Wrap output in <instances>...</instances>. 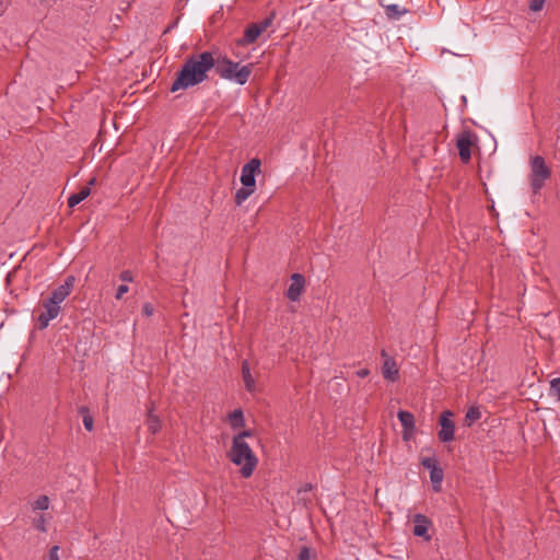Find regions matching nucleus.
Masks as SVG:
<instances>
[{"instance_id": "1", "label": "nucleus", "mask_w": 560, "mask_h": 560, "mask_svg": "<svg viewBox=\"0 0 560 560\" xmlns=\"http://www.w3.org/2000/svg\"><path fill=\"white\" fill-rule=\"evenodd\" d=\"M215 66L214 56L210 51H202L188 56L171 85V92L187 90L208 79V72Z\"/></svg>"}, {"instance_id": "2", "label": "nucleus", "mask_w": 560, "mask_h": 560, "mask_svg": "<svg viewBox=\"0 0 560 560\" xmlns=\"http://www.w3.org/2000/svg\"><path fill=\"white\" fill-rule=\"evenodd\" d=\"M228 458L236 466H240L241 476L249 478L258 465V458L247 442L232 440V446L228 452Z\"/></svg>"}, {"instance_id": "3", "label": "nucleus", "mask_w": 560, "mask_h": 560, "mask_svg": "<svg viewBox=\"0 0 560 560\" xmlns=\"http://www.w3.org/2000/svg\"><path fill=\"white\" fill-rule=\"evenodd\" d=\"M214 61L215 66L213 68L220 78L233 81L240 85H244L248 81L254 68L253 63L240 67V62H235L221 55L214 58Z\"/></svg>"}, {"instance_id": "4", "label": "nucleus", "mask_w": 560, "mask_h": 560, "mask_svg": "<svg viewBox=\"0 0 560 560\" xmlns=\"http://www.w3.org/2000/svg\"><path fill=\"white\" fill-rule=\"evenodd\" d=\"M530 187L534 194L540 191L545 182L551 177V168L547 165L545 159L536 155L530 159Z\"/></svg>"}, {"instance_id": "5", "label": "nucleus", "mask_w": 560, "mask_h": 560, "mask_svg": "<svg viewBox=\"0 0 560 560\" xmlns=\"http://www.w3.org/2000/svg\"><path fill=\"white\" fill-rule=\"evenodd\" d=\"M476 141V135L469 129H465L458 133L456 139V147L463 163L467 164L470 161L471 148L475 145Z\"/></svg>"}, {"instance_id": "6", "label": "nucleus", "mask_w": 560, "mask_h": 560, "mask_svg": "<svg viewBox=\"0 0 560 560\" xmlns=\"http://www.w3.org/2000/svg\"><path fill=\"white\" fill-rule=\"evenodd\" d=\"M453 417L454 413L451 410H444L439 417V425L441 429L438 432V438L442 443H448L455 439V422L452 420Z\"/></svg>"}, {"instance_id": "7", "label": "nucleus", "mask_w": 560, "mask_h": 560, "mask_svg": "<svg viewBox=\"0 0 560 560\" xmlns=\"http://www.w3.org/2000/svg\"><path fill=\"white\" fill-rule=\"evenodd\" d=\"M261 173V161L257 158L252 159L244 164L241 173V183L243 187L256 189V175Z\"/></svg>"}, {"instance_id": "8", "label": "nucleus", "mask_w": 560, "mask_h": 560, "mask_svg": "<svg viewBox=\"0 0 560 560\" xmlns=\"http://www.w3.org/2000/svg\"><path fill=\"white\" fill-rule=\"evenodd\" d=\"M74 281L75 278L73 276H68L65 280V283L54 289L50 296L47 300L50 301L51 304L59 305L71 293Z\"/></svg>"}, {"instance_id": "9", "label": "nucleus", "mask_w": 560, "mask_h": 560, "mask_svg": "<svg viewBox=\"0 0 560 560\" xmlns=\"http://www.w3.org/2000/svg\"><path fill=\"white\" fill-rule=\"evenodd\" d=\"M413 523L412 534L416 537L423 538L425 541H430L432 537L429 534V528L432 526V521L428 516L418 513L413 516Z\"/></svg>"}, {"instance_id": "10", "label": "nucleus", "mask_w": 560, "mask_h": 560, "mask_svg": "<svg viewBox=\"0 0 560 560\" xmlns=\"http://www.w3.org/2000/svg\"><path fill=\"white\" fill-rule=\"evenodd\" d=\"M305 287V277L302 273L295 272L291 276V283L285 292V296L292 301H299Z\"/></svg>"}, {"instance_id": "11", "label": "nucleus", "mask_w": 560, "mask_h": 560, "mask_svg": "<svg viewBox=\"0 0 560 560\" xmlns=\"http://www.w3.org/2000/svg\"><path fill=\"white\" fill-rule=\"evenodd\" d=\"M43 306L45 308L44 312H42L37 318L38 322V328L45 329L48 327L49 322L54 318H56L60 312V306L57 304H51L50 301L45 300L43 302Z\"/></svg>"}, {"instance_id": "12", "label": "nucleus", "mask_w": 560, "mask_h": 560, "mask_svg": "<svg viewBox=\"0 0 560 560\" xmlns=\"http://www.w3.org/2000/svg\"><path fill=\"white\" fill-rule=\"evenodd\" d=\"M397 417L402 427V440L407 442L416 431L415 416L410 411L399 410Z\"/></svg>"}, {"instance_id": "13", "label": "nucleus", "mask_w": 560, "mask_h": 560, "mask_svg": "<svg viewBox=\"0 0 560 560\" xmlns=\"http://www.w3.org/2000/svg\"><path fill=\"white\" fill-rule=\"evenodd\" d=\"M381 354H382V357L385 358V361L382 366V372H383L384 378L392 381V382L397 381L399 377V371H398L396 361L393 358L388 357L384 349L382 350Z\"/></svg>"}, {"instance_id": "14", "label": "nucleus", "mask_w": 560, "mask_h": 560, "mask_svg": "<svg viewBox=\"0 0 560 560\" xmlns=\"http://www.w3.org/2000/svg\"><path fill=\"white\" fill-rule=\"evenodd\" d=\"M260 28L256 25V23L249 24L245 31L244 36L237 40L238 46H245L249 44H254L258 37L261 35Z\"/></svg>"}, {"instance_id": "15", "label": "nucleus", "mask_w": 560, "mask_h": 560, "mask_svg": "<svg viewBox=\"0 0 560 560\" xmlns=\"http://www.w3.org/2000/svg\"><path fill=\"white\" fill-rule=\"evenodd\" d=\"M153 412H154V402L151 401L150 406L148 407L147 424H148L149 431L152 434H155L161 430V420Z\"/></svg>"}, {"instance_id": "16", "label": "nucleus", "mask_w": 560, "mask_h": 560, "mask_svg": "<svg viewBox=\"0 0 560 560\" xmlns=\"http://www.w3.org/2000/svg\"><path fill=\"white\" fill-rule=\"evenodd\" d=\"M242 376L244 381L245 388L253 393L256 389L255 380L250 373L249 363L247 360L242 362Z\"/></svg>"}, {"instance_id": "17", "label": "nucleus", "mask_w": 560, "mask_h": 560, "mask_svg": "<svg viewBox=\"0 0 560 560\" xmlns=\"http://www.w3.org/2000/svg\"><path fill=\"white\" fill-rule=\"evenodd\" d=\"M91 194V188L89 186H85L80 189V191L72 194L68 198V207L74 208L78 206L81 201H83L85 198H88Z\"/></svg>"}, {"instance_id": "18", "label": "nucleus", "mask_w": 560, "mask_h": 560, "mask_svg": "<svg viewBox=\"0 0 560 560\" xmlns=\"http://www.w3.org/2000/svg\"><path fill=\"white\" fill-rule=\"evenodd\" d=\"M229 421L232 429H240L245 427V418L242 409H235L229 413Z\"/></svg>"}, {"instance_id": "19", "label": "nucleus", "mask_w": 560, "mask_h": 560, "mask_svg": "<svg viewBox=\"0 0 560 560\" xmlns=\"http://www.w3.org/2000/svg\"><path fill=\"white\" fill-rule=\"evenodd\" d=\"M380 3L385 9V14L388 19H399L401 15L409 12L408 9H399L396 4H384L382 0H380Z\"/></svg>"}, {"instance_id": "20", "label": "nucleus", "mask_w": 560, "mask_h": 560, "mask_svg": "<svg viewBox=\"0 0 560 560\" xmlns=\"http://www.w3.org/2000/svg\"><path fill=\"white\" fill-rule=\"evenodd\" d=\"M78 413L82 417L84 428L88 431H92L94 428V419L90 412L89 407H86V406L79 407Z\"/></svg>"}, {"instance_id": "21", "label": "nucleus", "mask_w": 560, "mask_h": 560, "mask_svg": "<svg viewBox=\"0 0 560 560\" xmlns=\"http://www.w3.org/2000/svg\"><path fill=\"white\" fill-rule=\"evenodd\" d=\"M443 478H444V472L440 466L430 471V479L432 482V488L435 492H439L441 490V483L443 481Z\"/></svg>"}, {"instance_id": "22", "label": "nucleus", "mask_w": 560, "mask_h": 560, "mask_svg": "<svg viewBox=\"0 0 560 560\" xmlns=\"http://www.w3.org/2000/svg\"><path fill=\"white\" fill-rule=\"evenodd\" d=\"M481 418V411L479 407L471 406L468 408L466 415H465V424L467 427H470L475 421L479 420Z\"/></svg>"}, {"instance_id": "23", "label": "nucleus", "mask_w": 560, "mask_h": 560, "mask_svg": "<svg viewBox=\"0 0 560 560\" xmlns=\"http://www.w3.org/2000/svg\"><path fill=\"white\" fill-rule=\"evenodd\" d=\"M254 189L248 187H241L235 194V203L241 206L249 196L254 194Z\"/></svg>"}, {"instance_id": "24", "label": "nucleus", "mask_w": 560, "mask_h": 560, "mask_svg": "<svg viewBox=\"0 0 560 560\" xmlns=\"http://www.w3.org/2000/svg\"><path fill=\"white\" fill-rule=\"evenodd\" d=\"M276 13L271 12L267 18H265L262 21L256 23V25L260 28V31L264 33L268 27L271 26L273 20H275Z\"/></svg>"}, {"instance_id": "25", "label": "nucleus", "mask_w": 560, "mask_h": 560, "mask_svg": "<svg viewBox=\"0 0 560 560\" xmlns=\"http://www.w3.org/2000/svg\"><path fill=\"white\" fill-rule=\"evenodd\" d=\"M421 465L430 471L440 466L435 457H423L421 459Z\"/></svg>"}, {"instance_id": "26", "label": "nucleus", "mask_w": 560, "mask_h": 560, "mask_svg": "<svg viewBox=\"0 0 560 560\" xmlns=\"http://www.w3.org/2000/svg\"><path fill=\"white\" fill-rule=\"evenodd\" d=\"M49 506V499L47 495H39L38 499L34 503L35 510H47Z\"/></svg>"}, {"instance_id": "27", "label": "nucleus", "mask_w": 560, "mask_h": 560, "mask_svg": "<svg viewBox=\"0 0 560 560\" xmlns=\"http://www.w3.org/2000/svg\"><path fill=\"white\" fill-rule=\"evenodd\" d=\"M550 395L557 397L560 400V377L553 378L550 382Z\"/></svg>"}, {"instance_id": "28", "label": "nucleus", "mask_w": 560, "mask_h": 560, "mask_svg": "<svg viewBox=\"0 0 560 560\" xmlns=\"http://www.w3.org/2000/svg\"><path fill=\"white\" fill-rule=\"evenodd\" d=\"M311 558H312V548H310L307 546H303L300 549L298 560H311Z\"/></svg>"}, {"instance_id": "29", "label": "nucleus", "mask_w": 560, "mask_h": 560, "mask_svg": "<svg viewBox=\"0 0 560 560\" xmlns=\"http://www.w3.org/2000/svg\"><path fill=\"white\" fill-rule=\"evenodd\" d=\"M252 436H254L253 430H244V431L240 432L238 434H235L233 436V441L237 440V442H246L245 438H252Z\"/></svg>"}, {"instance_id": "30", "label": "nucleus", "mask_w": 560, "mask_h": 560, "mask_svg": "<svg viewBox=\"0 0 560 560\" xmlns=\"http://www.w3.org/2000/svg\"><path fill=\"white\" fill-rule=\"evenodd\" d=\"M546 0H529V9L534 12L540 11Z\"/></svg>"}, {"instance_id": "31", "label": "nucleus", "mask_w": 560, "mask_h": 560, "mask_svg": "<svg viewBox=\"0 0 560 560\" xmlns=\"http://www.w3.org/2000/svg\"><path fill=\"white\" fill-rule=\"evenodd\" d=\"M34 526L40 532H46L45 517L43 515H39L37 518H35Z\"/></svg>"}, {"instance_id": "32", "label": "nucleus", "mask_w": 560, "mask_h": 560, "mask_svg": "<svg viewBox=\"0 0 560 560\" xmlns=\"http://www.w3.org/2000/svg\"><path fill=\"white\" fill-rule=\"evenodd\" d=\"M119 278L124 282H132L133 281V276H132V272L130 270L121 271L120 275H119Z\"/></svg>"}, {"instance_id": "33", "label": "nucleus", "mask_w": 560, "mask_h": 560, "mask_svg": "<svg viewBox=\"0 0 560 560\" xmlns=\"http://www.w3.org/2000/svg\"><path fill=\"white\" fill-rule=\"evenodd\" d=\"M59 546L55 545L49 549L48 560H60L58 556Z\"/></svg>"}, {"instance_id": "34", "label": "nucleus", "mask_w": 560, "mask_h": 560, "mask_svg": "<svg viewBox=\"0 0 560 560\" xmlns=\"http://www.w3.org/2000/svg\"><path fill=\"white\" fill-rule=\"evenodd\" d=\"M129 291V288L127 284H120L118 288H117V292H116V299L117 300H120L122 298V295L125 293H127Z\"/></svg>"}, {"instance_id": "35", "label": "nucleus", "mask_w": 560, "mask_h": 560, "mask_svg": "<svg viewBox=\"0 0 560 560\" xmlns=\"http://www.w3.org/2000/svg\"><path fill=\"white\" fill-rule=\"evenodd\" d=\"M153 305L151 303H144L143 306H142V313L143 315H145L147 317L151 316L153 314Z\"/></svg>"}, {"instance_id": "36", "label": "nucleus", "mask_w": 560, "mask_h": 560, "mask_svg": "<svg viewBox=\"0 0 560 560\" xmlns=\"http://www.w3.org/2000/svg\"><path fill=\"white\" fill-rule=\"evenodd\" d=\"M355 374H357L358 377L364 378V377L370 375V370L364 368V369H361V370L357 371Z\"/></svg>"}, {"instance_id": "37", "label": "nucleus", "mask_w": 560, "mask_h": 560, "mask_svg": "<svg viewBox=\"0 0 560 560\" xmlns=\"http://www.w3.org/2000/svg\"><path fill=\"white\" fill-rule=\"evenodd\" d=\"M313 490V485L312 483H304L300 489H299V492H307V491H311Z\"/></svg>"}, {"instance_id": "38", "label": "nucleus", "mask_w": 560, "mask_h": 560, "mask_svg": "<svg viewBox=\"0 0 560 560\" xmlns=\"http://www.w3.org/2000/svg\"><path fill=\"white\" fill-rule=\"evenodd\" d=\"M96 183V178L95 177H92L90 180H89V187L91 185H94Z\"/></svg>"}, {"instance_id": "39", "label": "nucleus", "mask_w": 560, "mask_h": 560, "mask_svg": "<svg viewBox=\"0 0 560 560\" xmlns=\"http://www.w3.org/2000/svg\"><path fill=\"white\" fill-rule=\"evenodd\" d=\"M175 25H176V22H174L172 25L167 26V30H166L165 32L170 31V30H171L172 27H174Z\"/></svg>"}]
</instances>
